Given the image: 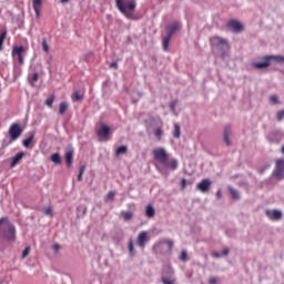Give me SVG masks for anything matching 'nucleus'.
I'll return each mask as SVG.
<instances>
[{"instance_id": "nucleus-1", "label": "nucleus", "mask_w": 284, "mask_h": 284, "mask_svg": "<svg viewBox=\"0 0 284 284\" xmlns=\"http://www.w3.org/2000/svg\"><path fill=\"white\" fill-rule=\"evenodd\" d=\"M0 236H2L4 241H17V229L8 217L0 219Z\"/></svg>"}, {"instance_id": "nucleus-2", "label": "nucleus", "mask_w": 284, "mask_h": 284, "mask_svg": "<svg viewBox=\"0 0 284 284\" xmlns=\"http://www.w3.org/2000/svg\"><path fill=\"white\" fill-rule=\"evenodd\" d=\"M211 45L213 52H216L221 57V59H225V57L230 52V42L219 36L211 38Z\"/></svg>"}, {"instance_id": "nucleus-3", "label": "nucleus", "mask_w": 284, "mask_h": 284, "mask_svg": "<svg viewBox=\"0 0 284 284\" xmlns=\"http://www.w3.org/2000/svg\"><path fill=\"white\" fill-rule=\"evenodd\" d=\"M115 3L120 12H122V14H125L128 19L132 17V14H130L129 12L134 11V8H136V3H134V1L123 2V0H115Z\"/></svg>"}, {"instance_id": "nucleus-4", "label": "nucleus", "mask_w": 284, "mask_h": 284, "mask_svg": "<svg viewBox=\"0 0 284 284\" xmlns=\"http://www.w3.org/2000/svg\"><path fill=\"white\" fill-rule=\"evenodd\" d=\"M152 156L154 159L155 163H159L160 165H164L168 163V159H170V154H168V151H165L163 148H156L152 151Z\"/></svg>"}, {"instance_id": "nucleus-5", "label": "nucleus", "mask_w": 284, "mask_h": 284, "mask_svg": "<svg viewBox=\"0 0 284 284\" xmlns=\"http://www.w3.org/2000/svg\"><path fill=\"white\" fill-rule=\"evenodd\" d=\"M23 52H28V47L16 45L12 48V51H11V57L13 59H18V63L20 65H23V63H26V60L23 59Z\"/></svg>"}, {"instance_id": "nucleus-6", "label": "nucleus", "mask_w": 284, "mask_h": 284, "mask_svg": "<svg viewBox=\"0 0 284 284\" xmlns=\"http://www.w3.org/2000/svg\"><path fill=\"white\" fill-rule=\"evenodd\" d=\"M272 59L274 61H277L278 63H284V57L281 55H271V57H266L264 58L263 62H254L253 65L257 69V70H263V68H267L270 65V61H272Z\"/></svg>"}, {"instance_id": "nucleus-7", "label": "nucleus", "mask_w": 284, "mask_h": 284, "mask_svg": "<svg viewBox=\"0 0 284 284\" xmlns=\"http://www.w3.org/2000/svg\"><path fill=\"white\" fill-rule=\"evenodd\" d=\"M9 136H10V143H14L21 134H23V129L21 128V124L19 123H12L9 128Z\"/></svg>"}, {"instance_id": "nucleus-8", "label": "nucleus", "mask_w": 284, "mask_h": 284, "mask_svg": "<svg viewBox=\"0 0 284 284\" xmlns=\"http://www.w3.org/2000/svg\"><path fill=\"white\" fill-rule=\"evenodd\" d=\"M64 161L68 168H72L74 163V149H67L64 153Z\"/></svg>"}, {"instance_id": "nucleus-9", "label": "nucleus", "mask_w": 284, "mask_h": 284, "mask_svg": "<svg viewBox=\"0 0 284 284\" xmlns=\"http://www.w3.org/2000/svg\"><path fill=\"white\" fill-rule=\"evenodd\" d=\"M275 176L277 179H284V160H276Z\"/></svg>"}, {"instance_id": "nucleus-10", "label": "nucleus", "mask_w": 284, "mask_h": 284, "mask_svg": "<svg viewBox=\"0 0 284 284\" xmlns=\"http://www.w3.org/2000/svg\"><path fill=\"white\" fill-rule=\"evenodd\" d=\"M110 134V126L106 124H100V128L97 130V135L100 139H108V135Z\"/></svg>"}, {"instance_id": "nucleus-11", "label": "nucleus", "mask_w": 284, "mask_h": 284, "mask_svg": "<svg viewBox=\"0 0 284 284\" xmlns=\"http://www.w3.org/2000/svg\"><path fill=\"white\" fill-rule=\"evenodd\" d=\"M227 28H230L231 30H233V32H243V26L241 22L236 21V20H230L226 23Z\"/></svg>"}, {"instance_id": "nucleus-12", "label": "nucleus", "mask_w": 284, "mask_h": 284, "mask_svg": "<svg viewBox=\"0 0 284 284\" xmlns=\"http://www.w3.org/2000/svg\"><path fill=\"white\" fill-rule=\"evenodd\" d=\"M43 6V0H33L32 8L36 12V17L39 19L41 17V8Z\"/></svg>"}, {"instance_id": "nucleus-13", "label": "nucleus", "mask_w": 284, "mask_h": 284, "mask_svg": "<svg viewBox=\"0 0 284 284\" xmlns=\"http://www.w3.org/2000/svg\"><path fill=\"white\" fill-rule=\"evenodd\" d=\"M163 168L168 170H176L179 168V161L176 159H168L166 163L163 164Z\"/></svg>"}, {"instance_id": "nucleus-14", "label": "nucleus", "mask_w": 284, "mask_h": 284, "mask_svg": "<svg viewBox=\"0 0 284 284\" xmlns=\"http://www.w3.org/2000/svg\"><path fill=\"white\" fill-rule=\"evenodd\" d=\"M211 185H212V182L210 180H202L197 184V190H200V192H207V190H210Z\"/></svg>"}, {"instance_id": "nucleus-15", "label": "nucleus", "mask_w": 284, "mask_h": 284, "mask_svg": "<svg viewBox=\"0 0 284 284\" xmlns=\"http://www.w3.org/2000/svg\"><path fill=\"white\" fill-rule=\"evenodd\" d=\"M266 216H268V219H272V221H280L281 216H283V213H281V211H266Z\"/></svg>"}, {"instance_id": "nucleus-16", "label": "nucleus", "mask_w": 284, "mask_h": 284, "mask_svg": "<svg viewBox=\"0 0 284 284\" xmlns=\"http://www.w3.org/2000/svg\"><path fill=\"white\" fill-rule=\"evenodd\" d=\"M146 241H148V232H145V231L140 232V234L138 236V245L140 247H145Z\"/></svg>"}, {"instance_id": "nucleus-17", "label": "nucleus", "mask_w": 284, "mask_h": 284, "mask_svg": "<svg viewBox=\"0 0 284 284\" xmlns=\"http://www.w3.org/2000/svg\"><path fill=\"white\" fill-rule=\"evenodd\" d=\"M23 156H26L24 152H19L18 154H16V156H13L11 160V168H16V165H19Z\"/></svg>"}, {"instance_id": "nucleus-18", "label": "nucleus", "mask_w": 284, "mask_h": 284, "mask_svg": "<svg viewBox=\"0 0 284 284\" xmlns=\"http://www.w3.org/2000/svg\"><path fill=\"white\" fill-rule=\"evenodd\" d=\"M230 134H232V126L226 125L224 128V143H226V145H232V142L230 141Z\"/></svg>"}, {"instance_id": "nucleus-19", "label": "nucleus", "mask_w": 284, "mask_h": 284, "mask_svg": "<svg viewBox=\"0 0 284 284\" xmlns=\"http://www.w3.org/2000/svg\"><path fill=\"white\" fill-rule=\"evenodd\" d=\"M32 141H34V132H30L29 136L22 141L23 148H30Z\"/></svg>"}, {"instance_id": "nucleus-20", "label": "nucleus", "mask_w": 284, "mask_h": 284, "mask_svg": "<svg viewBox=\"0 0 284 284\" xmlns=\"http://www.w3.org/2000/svg\"><path fill=\"white\" fill-rule=\"evenodd\" d=\"M176 30H179V23H173V24L169 26L166 37L172 38L174 36V32H176Z\"/></svg>"}, {"instance_id": "nucleus-21", "label": "nucleus", "mask_w": 284, "mask_h": 284, "mask_svg": "<svg viewBox=\"0 0 284 284\" xmlns=\"http://www.w3.org/2000/svg\"><path fill=\"white\" fill-rule=\"evenodd\" d=\"M52 163H54V165H61V154L59 153H53L50 156Z\"/></svg>"}, {"instance_id": "nucleus-22", "label": "nucleus", "mask_w": 284, "mask_h": 284, "mask_svg": "<svg viewBox=\"0 0 284 284\" xmlns=\"http://www.w3.org/2000/svg\"><path fill=\"white\" fill-rule=\"evenodd\" d=\"M170 41H172V38H170V36H166L165 38H163L162 48L164 52H168V48H170Z\"/></svg>"}, {"instance_id": "nucleus-23", "label": "nucleus", "mask_w": 284, "mask_h": 284, "mask_svg": "<svg viewBox=\"0 0 284 284\" xmlns=\"http://www.w3.org/2000/svg\"><path fill=\"white\" fill-rule=\"evenodd\" d=\"M68 108H70V104H68V102H61L59 104V114H65V112L68 111Z\"/></svg>"}, {"instance_id": "nucleus-24", "label": "nucleus", "mask_w": 284, "mask_h": 284, "mask_svg": "<svg viewBox=\"0 0 284 284\" xmlns=\"http://www.w3.org/2000/svg\"><path fill=\"white\" fill-rule=\"evenodd\" d=\"M39 81V73L34 72L32 74H29V82L31 85H34Z\"/></svg>"}, {"instance_id": "nucleus-25", "label": "nucleus", "mask_w": 284, "mask_h": 284, "mask_svg": "<svg viewBox=\"0 0 284 284\" xmlns=\"http://www.w3.org/2000/svg\"><path fill=\"white\" fill-rule=\"evenodd\" d=\"M229 192H230L232 199H234L235 201L241 199V196L239 195V191L234 190V187L229 186Z\"/></svg>"}, {"instance_id": "nucleus-26", "label": "nucleus", "mask_w": 284, "mask_h": 284, "mask_svg": "<svg viewBox=\"0 0 284 284\" xmlns=\"http://www.w3.org/2000/svg\"><path fill=\"white\" fill-rule=\"evenodd\" d=\"M174 139H181V126L179 124H174V131H173Z\"/></svg>"}, {"instance_id": "nucleus-27", "label": "nucleus", "mask_w": 284, "mask_h": 284, "mask_svg": "<svg viewBox=\"0 0 284 284\" xmlns=\"http://www.w3.org/2000/svg\"><path fill=\"white\" fill-rule=\"evenodd\" d=\"M126 153H128V146L125 145L119 146L115 150V156H119V154H126Z\"/></svg>"}, {"instance_id": "nucleus-28", "label": "nucleus", "mask_w": 284, "mask_h": 284, "mask_svg": "<svg viewBox=\"0 0 284 284\" xmlns=\"http://www.w3.org/2000/svg\"><path fill=\"white\" fill-rule=\"evenodd\" d=\"M6 37H8V31H1V33H0V50H3V42L6 41Z\"/></svg>"}, {"instance_id": "nucleus-29", "label": "nucleus", "mask_w": 284, "mask_h": 284, "mask_svg": "<svg viewBox=\"0 0 284 284\" xmlns=\"http://www.w3.org/2000/svg\"><path fill=\"white\" fill-rule=\"evenodd\" d=\"M72 101L77 102V101H83V94H80L79 91H75L72 97H71Z\"/></svg>"}, {"instance_id": "nucleus-30", "label": "nucleus", "mask_w": 284, "mask_h": 284, "mask_svg": "<svg viewBox=\"0 0 284 284\" xmlns=\"http://www.w3.org/2000/svg\"><path fill=\"white\" fill-rule=\"evenodd\" d=\"M155 138L158 141H161L163 138V128H156L154 131Z\"/></svg>"}, {"instance_id": "nucleus-31", "label": "nucleus", "mask_w": 284, "mask_h": 284, "mask_svg": "<svg viewBox=\"0 0 284 284\" xmlns=\"http://www.w3.org/2000/svg\"><path fill=\"white\" fill-rule=\"evenodd\" d=\"M145 214L149 219H152V216H154L155 212H154V207H152V205H148L146 206V211Z\"/></svg>"}, {"instance_id": "nucleus-32", "label": "nucleus", "mask_w": 284, "mask_h": 284, "mask_svg": "<svg viewBox=\"0 0 284 284\" xmlns=\"http://www.w3.org/2000/svg\"><path fill=\"white\" fill-rule=\"evenodd\" d=\"M122 214H123L124 221H132V217L134 216V214H132V212H130V211L124 212Z\"/></svg>"}, {"instance_id": "nucleus-33", "label": "nucleus", "mask_w": 284, "mask_h": 284, "mask_svg": "<svg viewBox=\"0 0 284 284\" xmlns=\"http://www.w3.org/2000/svg\"><path fill=\"white\" fill-rule=\"evenodd\" d=\"M160 243L168 245L169 250L174 247V242H172V240H162Z\"/></svg>"}, {"instance_id": "nucleus-34", "label": "nucleus", "mask_w": 284, "mask_h": 284, "mask_svg": "<svg viewBox=\"0 0 284 284\" xmlns=\"http://www.w3.org/2000/svg\"><path fill=\"white\" fill-rule=\"evenodd\" d=\"M42 49L44 52H47V54L50 52V47L48 45V40L45 39L42 40Z\"/></svg>"}, {"instance_id": "nucleus-35", "label": "nucleus", "mask_w": 284, "mask_h": 284, "mask_svg": "<svg viewBox=\"0 0 284 284\" xmlns=\"http://www.w3.org/2000/svg\"><path fill=\"white\" fill-rule=\"evenodd\" d=\"M52 103H54V95H50V97L45 100V105H48V108H52Z\"/></svg>"}, {"instance_id": "nucleus-36", "label": "nucleus", "mask_w": 284, "mask_h": 284, "mask_svg": "<svg viewBox=\"0 0 284 284\" xmlns=\"http://www.w3.org/2000/svg\"><path fill=\"white\" fill-rule=\"evenodd\" d=\"M114 196H116V193L113 191L109 192L105 196V201H114Z\"/></svg>"}, {"instance_id": "nucleus-37", "label": "nucleus", "mask_w": 284, "mask_h": 284, "mask_svg": "<svg viewBox=\"0 0 284 284\" xmlns=\"http://www.w3.org/2000/svg\"><path fill=\"white\" fill-rule=\"evenodd\" d=\"M180 261H182L183 263H185L187 261V252L186 251L181 252Z\"/></svg>"}, {"instance_id": "nucleus-38", "label": "nucleus", "mask_w": 284, "mask_h": 284, "mask_svg": "<svg viewBox=\"0 0 284 284\" xmlns=\"http://www.w3.org/2000/svg\"><path fill=\"white\" fill-rule=\"evenodd\" d=\"M129 252L131 256H134V242L132 240L129 242Z\"/></svg>"}, {"instance_id": "nucleus-39", "label": "nucleus", "mask_w": 284, "mask_h": 284, "mask_svg": "<svg viewBox=\"0 0 284 284\" xmlns=\"http://www.w3.org/2000/svg\"><path fill=\"white\" fill-rule=\"evenodd\" d=\"M43 214H45V216H52V207L43 209Z\"/></svg>"}, {"instance_id": "nucleus-40", "label": "nucleus", "mask_w": 284, "mask_h": 284, "mask_svg": "<svg viewBox=\"0 0 284 284\" xmlns=\"http://www.w3.org/2000/svg\"><path fill=\"white\" fill-rule=\"evenodd\" d=\"M30 254V246H27L22 252V258H26Z\"/></svg>"}, {"instance_id": "nucleus-41", "label": "nucleus", "mask_w": 284, "mask_h": 284, "mask_svg": "<svg viewBox=\"0 0 284 284\" xmlns=\"http://www.w3.org/2000/svg\"><path fill=\"white\" fill-rule=\"evenodd\" d=\"M276 116H277V121H283V118H284V110L278 111L277 114H276Z\"/></svg>"}, {"instance_id": "nucleus-42", "label": "nucleus", "mask_w": 284, "mask_h": 284, "mask_svg": "<svg viewBox=\"0 0 284 284\" xmlns=\"http://www.w3.org/2000/svg\"><path fill=\"white\" fill-rule=\"evenodd\" d=\"M178 104H179V101L171 102L170 108H171L172 112H174V110H176Z\"/></svg>"}, {"instance_id": "nucleus-43", "label": "nucleus", "mask_w": 284, "mask_h": 284, "mask_svg": "<svg viewBox=\"0 0 284 284\" xmlns=\"http://www.w3.org/2000/svg\"><path fill=\"white\" fill-rule=\"evenodd\" d=\"M162 283H164V284H174V281H173V280H170V278H168V277H163V278H162Z\"/></svg>"}, {"instance_id": "nucleus-44", "label": "nucleus", "mask_w": 284, "mask_h": 284, "mask_svg": "<svg viewBox=\"0 0 284 284\" xmlns=\"http://www.w3.org/2000/svg\"><path fill=\"white\" fill-rule=\"evenodd\" d=\"M270 101H271V103L276 104V103H278V98H276V95H272L270 98Z\"/></svg>"}, {"instance_id": "nucleus-45", "label": "nucleus", "mask_w": 284, "mask_h": 284, "mask_svg": "<svg viewBox=\"0 0 284 284\" xmlns=\"http://www.w3.org/2000/svg\"><path fill=\"white\" fill-rule=\"evenodd\" d=\"M209 283L210 284H216V283H219V278L217 277H210Z\"/></svg>"}, {"instance_id": "nucleus-46", "label": "nucleus", "mask_w": 284, "mask_h": 284, "mask_svg": "<svg viewBox=\"0 0 284 284\" xmlns=\"http://www.w3.org/2000/svg\"><path fill=\"white\" fill-rule=\"evenodd\" d=\"M83 172H85V166L80 168L78 179H81V176H83Z\"/></svg>"}, {"instance_id": "nucleus-47", "label": "nucleus", "mask_w": 284, "mask_h": 284, "mask_svg": "<svg viewBox=\"0 0 284 284\" xmlns=\"http://www.w3.org/2000/svg\"><path fill=\"white\" fill-rule=\"evenodd\" d=\"M110 68H114L116 70V68H119V64L116 63V61H113L110 63Z\"/></svg>"}, {"instance_id": "nucleus-48", "label": "nucleus", "mask_w": 284, "mask_h": 284, "mask_svg": "<svg viewBox=\"0 0 284 284\" xmlns=\"http://www.w3.org/2000/svg\"><path fill=\"white\" fill-rule=\"evenodd\" d=\"M53 250L54 252H59V250H61V246L59 244H54Z\"/></svg>"}, {"instance_id": "nucleus-49", "label": "nucleus", "mask_w": 284, "mask_h": 284, "mask_svg": "<svg viewBox=\"0 0 284 284\" xmlns=\"http://www.w3.org/2000/svg\"><path fill=\"white\" fill-rule=\"evenodd\" d=\"M216 199H221V196H223V193L221 192V190H219L215 194Z\"/></svg>"}, {"instance_id": "nucleus-50", "label": "nucleus", "mask_w": 284, "mask_h": 284, "mask_svg": "<svg viewBox=\"0 0 284 284\" xmlns=\"http://www.w3.org/2000/svg\"><path fill=\"white\" fill-rule=\"evenodd\" d=\"M222 254H223L224 256H227V254H230V250H229V248H224L223 252H222Z\"/></svg>"}, {"instance_id": "nucleus-51", "label": "nucleus", "mask_w": 284, "mask_h": 284, "mask_svg": "<svg viewBox=\"0 0 284 284\" xmlns=\"http://www.w3.org/2000/svg\"><path fill=\"white\" fill-rule=\"evenodd\" d=\"M213 256H214L215 258H220V257H221V254H219L217 252H214V253H213Z\"/></svg>"}, {"instance_id": "nucleus-52", "label": "nucleus", "mask_w": 284, "mask_h": 284, "mask_svg": "<svg viewBox=\"0 0 284 284\" xmlns=\"http://www.w3.org/2000/svg\"><path fill=\"white\" fill-rule=\"evenodd\" d=\"M181 187H182V190H184V187H185V180L181 181Z\"/></svg>"}, {"instance_id": "nucleus-53", "label": "nucleus", "mask_w": 284, "mask_h": 284, "mask_svg": "<svg viewBox=\"0 0 284 284\" xmlns=\"http://www.w3.org/2000/svg\"><path fill=\"white\" fill-rule=\"evenodd\" d=\"M70 0H60V3H69Z\"/></svg>"}, {"instance_id": "nucleus-54", "label": "nucleus", "mask_w": 284, "mask_h": 284, "mask_svg": "<svg viewBox=\"0 0 284 284\" xmlns=\"http://www.w3.org/2000/svg\"><path fill=\"white\" fill-rule=\"evenodd\" d=\"M282 152H283V154H284V145L282 146Z\"/></svg>"}]
</instances>
